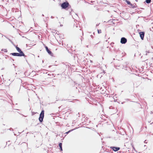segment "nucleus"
Returning <instances> with one entry per match:
<instances>
[{
	"instance_id": "obj_1",
	"label": "nucleus",
	"mask_w": 153,
	"mask_h": 153,
	"mask_svg": "<svg viewBox=\"0 0 153 153\" xmlns=\"http://www.w3.org/2000/svg\"><path fill=\"white\" fill-rule=\"evenodd\" d=\"M61 6L63 9H69L71 8V6L68 1L62 3L61 5Z\"/></svg>"
},
{
	"instance_id": "obj_2",
	"label": "nucleus",
	"mask_w": 153,
	"mask_h": 153,
	"mask_svg": "<svg viewBox=\"0 0 153 153\" xmlns=\"http://www.w3.org/2000/svg\"><path fill=\"white\" fill-rule=\"evenodd\" d=\"M44 117V110H42L39 115V120L40 123L42 122Z\"/></svg>"
},
{
	"instance_id": "obj_3",
	"label": "nucleus",
	"mask_w": 153,
	"mask_h": 153,
	"mask_svg": "<svg viewBox=\"0 0 153 153\" xmlns=\"http://www.w3.org/2000/svg\"><path fill=\"white\" fill-rule=\"evenodd\" d=\"M16 48L17 51L19 53H21L22 54L21 55L24 56L25 58L26 57V56L25 55L23 52L21 50L20 48L17 46H16Z\"/></svg>"
},
{
	"instance_id": "obj_4",
	"label": "nucleus",
	"mask_w": 153,
	"mask_h": 153,
	"mask_svg": "<svg viewBox=\"0 0 153 153\" xmlns=\"http://www.w3.org/2000/svg\"><path fill=\"white\" fill-rule=\"evenodd\" d=\"M110 148L114 152L117 151L120 149V147L115 146H111L110 147Z\"/></svg>"
},
{
	"instance_id": "obj_5",
	"label": "nucleus",
	"mask_w": 153,
	"mask_h": 153,
	"mask_svg": "<svg viewBox=\"0 0 153 153\" xmlns=\"http://www.w3.org/2000/svg\"><path fill=\"white\" fill-rule=\"evenodd\" d=\"M127 41V39L124 37H122L121 39L120 42L122 44H125Z\"/></svg>"
},
{
	"instance_id": "obj_6",
	"label": "nucleus",
	"mask_w": 153,
	"mask_h": 153,
	"mask_svg": "<svg viewBox=\"0 0 153 153\" xmlns=\"http://www.w3.org/2000/svg\"><path fill=\"white\" fill-rule=\"evenodd\" d=\"M45 48L48 53L51 56H53V53H52V52L49 50L48 47L45 46Z\"/></svg>"
},
{
	"instance_id": "obj_7",
	"label": "nucleus",
	"mask_w": 153,
	"mask_h": 153,
	"mask_svg": "<svg viewBox=\"0 0 153 153\" xmlns=\"http://www.w3.org/2000/svg\"><path fill=\"white\" fill-rule=\"evenodd\" d=\"M139 33L141 39L142 40H143L144 39V36L145 32H139Z\"/></svg>"
},
{
	"instance_id": "obj_8",
	"label": "nucleus",
	"mask_w": 153,
	"mask_h": 153,
	"mask_svg": "<svg viewBox=\"0 0 153 153\" xmlns=\"http://www.w3.org/2000/svg\"><path fill=\"white\" fill-rule=\"evenodd\" d=\"M10 54L12 55L13 56H23L21 55V53H11Z\"/></svg>"
},
{
	"instance_id": "obj_9",
	"label": "nucleus",
	"mask_w": 153,
	"mask_h": 153,
	"mask_svg": "<svg viewBox=\"0 0 153 153\" xmlns=\"http://www.w3.org/2000/svg\"><path fill=\"white\" fill-rule=\"evenodd\" d=\"M59 146L60 148V151H62V143H59Z\"/></svg>"
},
{
	"instance_id": "obj_10",
	"label": "nucleus",
	"mask_w": 153,
	"mask_h": 153,
	"mask_svg": "<svg viewBox=\"0 0 153 153\" xmlns=\"http://www.w3.org/2000/svg\"><path fill=\"white\" fill-rule=\"evenodd\" d=\"M130 5H131V7L133 8H136L137 7V6L134 5V4H132L131 3Z\"/></svg>"
},
{
	"instance_id": "obj_11",
	"label": "nucleus",
	"mask_w": 153,
	"mask_h": 153,
	"mask_svg": "<svg viewBox=\"0 0 153 153\" xmlns=\"http://www.w3.org/2000/svg\"><path fill=\"white\" fill-rule=\"evenodd\" d=\"M125 2L128 5H130L131 4V2L127 0H125Z\"/></svg>"
},
{
	"instance_id": "obj_12",
	"label": "nucleus",
	"mask_w": 153,
	"mask_h": 153,
	"mask_svg": "<svg viewBox=\"0 0 153 153\" xmlns=\"http://www.w3.org/2000/svg\"><path fill=\"white\" fill-rule=\"evenodd\" d=\"M151 0H146L145 2L147 4H149L151 2Z\"/></svg>"
},
{
	"instance_id": "obj_13",
	"label": "nucleus",
	"mask_w": 153,
	"mask_h": 153,
	"mask_svg": "<svg viewBox=\"0 0 153 153\" xmlns=\"http://www.w3.org/2000/svg\"><path fill=\"white\" fill-rule=\"evenodd\" d=\"M74 129H71V130H69V131H68L67 132H66L65 133L66 134H68L70 132H71V131H73V130H74Z\"/></svg>"
},
{
	"instance_id": "obj_14",
	"label": "nucleus",
	"mask_w": 153,
	"mask_h": 153,
	"mask_svg": "<svg viewBox=\"0 0 153 153\" xmlns=\"http://www.w3.org/2000/svg\"><path fill=\"white\" fill-rule=\"evenodd\" d=\"M97 32L98 33H101V30H97Z\"/></svg>"
},
{
	"instance_id": "obj_15",
	"label": "nucleus",
	"mask_w": 153,
	"mask_h": 153,
	"mask_svg": "<svg viewBox=\"0 0 153 153\" xmlns=\"http://www.w3.org/2000/svg\"><path fill=\"white\" fill-rule=\"evenodd\" d=\"M71 11H70V10H69V11H70V15H71V12H72V11H73V10L72 9H71Z\"/></svg>"
},
{
	"instance_id": "obj_16",
	"label": "nucleus",
	"mask_w": 153,
	"mask_h": 153,
	"mask_svg": "<svg viewBox=\"0 0 153 153\" xmlns=\"http://www.w3.org/2000/svg\"><path fill=\"white\" fill-rule=\"evenodd\" d=\"M36 113H35V112L32 111V115L35 114Z\"/></svg>"
},
{
	"instance_id": "obj_17",
	"label": "nucleus",
	"mask_w": 153,
	"mask_h": 153,
	"mask_svg": "<svg viewBox=\"0 0 153 153\" xmlns=\"http://www.w3.org/2000/svg\"><path fill=\"white\" fill-rule=\"evenodd\" d=\"M120 66H116L115 67V68H116V69H118L119 68H118L119 67H120Z\"/></svg>"
},
{
	"instance_id": "obj_18",
	"label": "nucleus",
	"mask_w": 153,
	"mask_h": 153,
	"mask_svg": "<svg viewBox=\"0 0 153 153\" xmlns=\"http://www.w3.org/2000/svg\"><path fill=\"white\" fill-rule=\"evenodd\" d=\"M126 68V66H124L123 65V67H122V69H124V68Z\"/></svg>"
},
{
	"instance_id": "obj_19",
	"label": "nucleus",
	"mask_w": 153,
	"mask_h": 153,
	"mask_svg": "<svg viewBox=\"0 0 153 153\" xmlns=\"http://www.w3.org/2000/svg\"><path fill=\"white\" fill-rule=\"evenodd\" d=\"M9 130H10V131H11V130H12V131L13 130V129H12V128H10L9 129H8Z\"/></svg>"
},
{
	"instance_id": "obj_20",
	"label": "nucleus",
	"mask_w": 153,
	"mask_h": 153,
	"mask_svg": "<svg viewBox=\"0 0 153 153\" xmlns=\"http://www.w3.org/2000/svg\"><path fill=\"white\" fill-rule=\"evenodd\" d=\"M146 55H147V53H150V52H149V51H146Z\"/></svg>"
},
{
	"instance_id": "obj_21",
	"label": "nucleus",
	"mask_w": 153,
	"mask_h": 153,
	"mask_svg": "<svg viewBox=\"0 0 153 153\" xmlns=\"http://www.w3.org/2000/svg\"><path fill=\"white\" fill-rule=\"evenodd\" d=\"M90 36L91 37V38H94V36L92 35H91Z\"/></svg>"
},
{
	"instance_id": "obj_22",
	"label": "nucleus",
	"mask_w": 153,
	"mask_h": 153,
	"mask_svg": "<svg viewBox=\"0 0 153 153\" xmlns=\"http://www.w3.org/2000/svg\"><path fill=\"white\" fill-rule=\"evenodd\" d=\"M51 18L52 19H53L54 18V17H53V16H51Z\"/></svg>"
},
{
	"instance_id": "obj_23",
	"label": "nucleus",
	"mask_w": 153,
	"mask_h": 153,
	"mask_svg": "<svg viewBox=\"0 0 153 153\" xmlns=\"http://www.w3.org/2000/svg\"><path fill=\"white\" fill-rule=\"evenodd\" d=\"M10 59H12V60H13V61L14 60V59H12L11 57H10Z\"/></svg>"
},
{
	"instance_id": "obj_24",
	"label": "nucleus",
	"mask_w": 153,
	"mask_h": 153,
	"mask_svg": "<svg viewBox=\"0 0 153 153\" xmlns=\"http://www.w3.org/2000/svg\"><path fill=\"white\" fill-rule=\"evenodd\" d=\"M7 52V51L6 50H5L4 52Z\"/></svg>"
},
{
	"instance_id": "obj_25",
	"label": "nucleus",
	"mask_w": 153,
	"mask_h": 153,
	"mask_svg": "<svg viewBox=\"0 0 153 153\" xmlns=\"http://www.w3.org/2000/svg\"><path fill=\"white\" fill-rule=\"evenodd\" d=\"M99 25V24H97L96 25V26H98V25Z\"/></svg>"
},
{
	"instance_id": "obj_26",
	"label": "nucleus",
	"mask_w": 153,
	"mask_h": 153,
	"mask_svg": "<svg viewBox=\"0 0 153 153\" xmlns=\"http://www.w3.org/2000/svg\"><path fill=\"white\" fill-rule=\"evenodd\" d=\"M63 26V25H62V24H61V25H60V26Z\"/></svg>"
},
{
	"instance_id": "obj_27",
	"label": "nucleus",
	"mask_w": 153,
	"mask_h": 153,
	"mask_svg": "<svg viewBox=\"0 0 153 153\" xmlns=\"http://www.w3.org/2000/svg\"><path fill=\"white\" fill-rule=\"evenodd\" d=\"M4 69V68H1V70H3Z\"/></svg>"
},
{
	"instance_id": "obj_28",
	"label": "nucleus",
	"mask_w": 153,
	"mask_h": 153,
	"mask_svg": "<svg viewBox=\"0 0 153 153\" xmlns=\"http://www.w3.org/2000/svg\"><path fill=\"white\" fill-rule=\"evenodd\" d=\"M94 2V1H91V3H92V2Z\"/></svg>"
},
{
	"instance_id": "obj_29",
	"label": "nucleus",
	"mask_w": 153,
	"mask_h": 153,
	"mask_svg": "<svg viewBox=\"0 0 153 153\" xmlns=\"http://www.w3.org/2000/svg\"><path fill=\"white\" fill-rule=\"evenodd\" d=\"M7 39H9V40H10H10L8 38H7Z\"/></svg>"
},
{
	"instance_id": "obj_30",
	"label": "nucleus",
	"mask_w": 153,
	"mask_h": 153,
	"mask_svg": "<svg viewBox=\"0 0 153 153\" xmlns=\"http://www.w3.org/2000/svg\"><path fill=\"white\" fill-rule=\"evenodd\" d=\"M42 16H44V15H43V14H42Z\"/></svg>"
},
{
	"instance_id": "obj_31",
	"label": "nucleus",
	"mask_w": 153,
	"mask_h": 153,
	"mask_svg": "<svg viewBox=\"0 0 153 153\" xmlns=\"http://www.w3.org/2000/svg\"><path fill=\"white\" fill-rule=\"evenodd\" d=\"M42 62H43H43H44V61H43V60H42Z\"/></svg>"
},
{
	"instance_id": "obj_32",
	"label": "nucleus",
	"mask_w": 153,
	"mask_h": 153,
	"mask_svg": "<svg viewBox=\"0 0 153 153\" xmlns=\"http://www.w3.org/2000/svg\"><path fill=\"white\" fill-rule=\"evenodd\" d=\"M120 66H121V67H122V65H120Z\"/></svg>"
},
{
	"instance_id": "obj_33",
	"label": "nucleus",
	"mask_w": 153,
	"mask_h": 153,
	"mask_svg": "<svg viewBox=\"0 0 153 153\" xmlns=\"http://www.w3.org/2000/svg\"><path fill=\"white\" fill-rule=\"evenodd\" d=\"M81 41H82V39H81Z\"/></svg>"
},
{
	"instance_id": "obj_34",
	"label": "nucleus",
	"mask_w": 153,
	"mask_h": 153,
	"mask_svg": "<svg viewBox=\"0 0 153 153\" xmlns=\"http://www.w3.org/2000/svg\"><path fill=\"white\" fill-rule=\"evenodd\" d=\"M14 135H16V134H14Z\"/></svg>"
},
{
	"instance_id": "obj_35",
	"label": "nucleus",
	"mask_w": 153,
	"mask_h": 153,
	"mask_svg": "<svg viewBox=\"0 0 153 153\" xmlns=\"http://www.w3.org/2000/svg\"><path fill=\"white\" fill-rule=\"evenodd\" d=\"M152 59H153V58H152Z\"/></svg>"
}]
</instances>
